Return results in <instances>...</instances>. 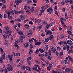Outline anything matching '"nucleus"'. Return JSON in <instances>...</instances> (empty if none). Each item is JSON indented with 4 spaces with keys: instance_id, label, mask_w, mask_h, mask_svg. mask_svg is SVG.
<instances>
[{
    "instance_id": "1",
    "label": "nucleus",
    "mask_w": 73,
    "mask_h": 73,
    "mask_svg": "<svg viewBox=\"0 0 73 73\" xmlns=\"http://www.w3.org/2000/svg\"><path fill=\"white\" fill-rule=\"evenodd\" d=\"M24 9L26 10L27 9V10H26L27 12H28L29 13H30V7L29 6H28L27 5H26L24 7Z\"/></svg>"
},
{
    "instance_id": "2",
    "label": "nucleus",
    "mask_w": 73,
    "mask_h": 73,
    "mask_svg": "<svg viewBox=\"0 0 73 73\" xmlns=\"http://www.w3.org/2000/svg\"><path fill=\"white\" fill-rule=\"evenodd\" d=\"M8 66L7 69L9 71H12V70H13V69L12 68L13 67L10 64H8Z\"/></svg>"
},
{
    "instance_id": "3",
    "label": "nucleus",
    "mask_w": 73,
    "mask_h": 73,
    "mask_svg": "<svg viewBox=\"0 0 73 73\" xmlns=\"http://www.w3.org/2000/svg\"><path fill=\"white\" fill-rule=\"evenodd\" d=\"M53 9H52V7L49 8L47 10V11L48 12H49L50 14L52 13V12H53Z\"/></svg>"
},
{
    "instance_id": "4",
    "label": "nucleus",
    "mask_w": 73,
    "mask_h": 73,
    "mask_svg": "<svg viewBox=\"0 0 73 73\" xmlns=\"http://www.w3.org/2000/svg\"><path fill=\"white\" fill-rule=\"evenodd\" d=\"M27 36L29 37V35H33V32H32V31H31L29 30L27 32Z\"/></svg>"
},
{
    "instance_id": "5",
    "label": "nucleus",
    "mask_w": 73,
    "mask_h": 73,
    "mask_svg": "<svg viewBox=\"0 0 73 73\" xmlns=\"http://www.w3.org/2000/svg\"><path fill=\"white\" fill-rule=\"evenodd\" d=\"M14 12L17 15H18V14H22L23 13V11H19L18 12L16 10H14Z\"/></svg>"
},
{
    "instance_id": "6",
    "label": "nucleus",
    "mask_w": 73,
    "mask_h": 73,
    "mask_svg": "<svg viewBox=\"0 0 73 73\" xmlns=\"http://www.w3.org/2000/svg\"><path fill=\"white\" fill-rule=\"evenodd\" d=\"M33 40H34V41L35 42H37V40H36L34 38H32V39H31L29 40V42H30V43H32V42H33Z\"/></svg>"
},
{
    "instance_id": "7",
    "label": "nucleus",
    "mask_w": 73,
    "mask_h": 73,
    "mask_svg": "<svg viewBox=\"0 0 73 73\" xmlns=\"http://www.w3.org/2000/svg\"><path fill=\"white\" fill-rule=\"evenodd\" d=\"M52 34V32L50 31V30H49L47 31V32L46 33V35H51Z\"/></svg>"
},
{
    "instance_id": "8",
    "label": "nucleus",
    "mask_w": 73,
    "mask_h": 73,
    "mask_svg": "<svg viewBox=\"0 0 73 73\" xmlns=\"http://www.w3.org/2000/svg\"><path fill=\"white\" fill-rule=\"evenodd\" d=\"M67 44H69V45H73V43L70 40H68Z\"/></svg>"
},
{
    "instance_id": "9",
    "label": "nucleus",
    "mask_w": 73,
    "mask_h": 73,
    "mask_svg": "<svg viewBox=\"0 0 73 73\" xmlns=\"http://www.w3.org/2000/svg\"><path fill=\"white\" fill-rule=\"evenodd\" d=\"M21 19L22 20H25V16L24 15H21Z\"/></svg>"
},
{
    "instance_id": "10",
    "label": "nucleus",
    "mask_w": 73,
    "mask_h": 73,
    "mask_svg": "<svg viewBox=\"0 0 73 73\" xmlns=\"http://www.w3.org/2000/svg\"><path fill=\"white\" fill-rule=\"evenodd\" d=\"M29 42H27V43H26L24 44V47L26 48H28V46H29Z\"/></svg>"
},
{
    "instance_id": "11",
    "label": "nucleus",
    "mask_w": 73,
    "mask_h": 73,
    "mask_svg": "<svg viewBox=\"0 0 73 73\" xmlns=\"http://www.w3.org/2000/svg\"><path fill=\"white\" fill-rule=\"evenodd\" d=\"M51 48L52 51L54 52V53H55L56 52V49H55V48L52 46L51 47Z\"/></svg>"
},
{
    "instance_id": "12",
    "label": "nucleus",
    "mask_w": 73,
    "mask_h": 73,
    "mask_svg": "<svg viewBox=\"0 0 73 73\" xmlns=\"http://www.w3.org/2000/svg\"><path fill=\"white\" fill-rule=\"evenodd\" d=\"M3 38L5 39V38H9V35H6L5 34H4L3 35Z\"/></svg>"
},
{
    "instance_id": "13",
    "label": "nucleus",
    "mask_w": 73,
    "mask_h": 73,
    "mask_svg": "<svg viewBox=\"0 0 73 73\" xmlns=\"http://www.w3.org/2000/svg\"><path fill=\"white\" fill-rule=\"evenodd\" d=\"M6 33L7 34H10V35H11V34L12 33V31L11 30H7V31L6 32Z\"/></svg>"
},
{
    "instance_id": "14",
    "label": "nucleus",
    "mask_w": 73,
    "mask_h": 73,
    "mask_svg": "<svg viewBox=\"0 0 73 73\" xmlns=\"http://www.w3.org/2000/svg\"><path fill=\"white\" fill-rule=\"evenodd\" d=\"M33 69L35 70H37V66L36 65H34L33 68Z\"/></svg>"
},
{
    "instance_id": "15",
    "label": "nucleus",
    "mask_w": 73,
    "mask_h": 73,
    "mask_svg": "<svg viewBox=\"0 0 73 73\" xmlns=\"http://www.w3.org/2000/svg\"><path fill=\"white\" fill-rule=\"evenodd\" d=\"M26 69L27 70H28V71H29L31 72V71L32 70L31 69V68H29V66H27L26 67Z\"/></svg>"
},
{
    "instance_id": "16",
    "label": "nucleus",
    "mask_w": 73,
    "mask_h": 73,
    "mask_svg": "<svg viewBox=\"0 0 73 73\" xmlns=\"http://www.w3.org/2000/svg\"><path fill=\"white\" fill-rule=\"evenodd\" d=\"M4 29L6 31H8L9 30V27L8 26H6L4 27Z\"/></svg>"
},
{
    "instance_id": "17",
    "label": "nucleus",
    "mask_w": 73,
    "mask_h": 73,
    "mask_svg": "<svg viewBox=\"0 0 73 73\" xmlns=\"http://www.w3.org/2000/svg\"><path fill=\"white\" fill-rule=\"evenodd\" d=\"M18 33L19 34V35H20V36L21 35H23V31H19L18 32Z\"/></svg>"
},
{
    "instance_id": "18",
    "label": "nucleus",
    "mask_w": 73,
    "mask_h": 73,
    "mask_svg": "<svg viewBox=\"0 0 73 73\" xmlns=\"http://www.w3.org/2000/svg\"><path fill=\"white\" fill-rule=\"evenodd\" d=\"M65 71L67 73H70V70H69V68H66Z\"/></svg>"
},
{
    "instance_id": "19",
    "label": "nucleus",
    "mask_w": 73,
    "mask_h": 73,
    "mask_svg": "<svg viewBox=\"0 0 73 73\" xmlns=\"http://www.w3.org/2000/svg\"><path fill=\"white\" fill-rule=\"evenodd\" d=\"M19 40L20 42H22L23 41V38H19Z\"/></svg>"
},
{
    "instance_id": "20",
    "label": "nucleus",
    "mask_w": 73,
    "mask_h": 73,
    "mask_svg": "<svg viewBox=\"0 0 73 73\" xmlns=\"http://www.w3.org/2000/svg\"><path fill=\"white\" fill-rule=\"evenodd\" d=\"M68 57L69 60H70V61L71 62H73V60H72V57H71L70 56H68Z\"/></svg>"
},
{
    "instance_id": "21",
    "label": "nucleus",
    "mask_w": 73,
    "mask_h": 73,
    "mask_svg": "<svg viewBox=\"0 0 73 73\" xmlns=\"http://www.w3.org/2000/svg\"><path fill=\"white\" fill-rule=\"evenodd\" d=\"M29 53V54H32L33 53V51L31 49H30Z\"/></svg>"
},
{
    "instance_id": "22",
    "label": "nucleus",
    "mask_w": 73,
    "mask_h": 73,
    "mask_svg": "<svg viewBox=\"0 0 73 73\" xmlns=\"http://www.w3.org/2000/svg\"><path fill=\"white\" fill-rule=\"evenodd\" d=\"M45 48L44 49V50H48V45H45Z\"/></svg>"
},
{
    "instance_id": "23",
    "label": "nucleus",
    "mask_w": 73,
    "mask_h": 73,
    "mask_svg": "<svg viewBox=\"0 0 73 73\" xmlns=\"http://www.w3.org/2000/svg\"><path fill=\"white\" fill-rule=\"evenodd\" d=\"M41 44V42H37L35 44V45H40Z\"/></svg>"
},
{
    "instance_id": "24",
    "label": "nucleus",
    "mask_w": 73,
    "mask_h": 73,
    "mask_svg": "<svg viewBox=\"0 0 73 73\" xmlns=\"http://www.w3.org/2000/svg\"><path fill=\"white\" fill-rule=\"evenodd\" d=\"M39 50L40 52H41L42 53H44V50L42 49L41 48H39Z\"/></svg>"
},
{
    "instance_id": "25",
    "label": "nucleus",
    "mask_w": 73,
    "mask_h": 73,
    "mask_svg": "<svg viewBox=\"0 0 73 73\" xmlns=\"http://www.w3.org/2000/svg\"><path fill=\"white\" fill-rule=\"evenodd\" d=\"M15 2L16 5H19V2H18V1L17 0H15Z\"/></svg>"
},
{
    "instance_id": "26",
    "label": "nucleus",
    "mask_w": 73,
    "mask_h": 73,
    "mask_svg": "<svg viewBox=\"0 0 73 73\" xmlns=\"http://www.w3.org/2000/svg\"><path fill=\"white\" fill-rule=\"evenodd\" d=\"M21 36H20L21 38H25V35L23 34V35H22Z\"/></svg>"
},
{
    "instance_id": "27",
    "label": "nucleus",
    "mask_w": 73,
    "mask_h": 73,
    "mask_svg": "<svg viewBox=\"0 0 73 73\" xmlns=\"http://www.w3.org/2000/svg\"><path fill=\"white\" fill-rule=\"evenodd\" d=\"M54 64L53 63V62H51L50 64H49V66H50L52 67V66H53L54 65Z\"/></svg>"
},
{
    "instance_id": "28",
    "label": "nucleus",
    "mask_w": 73,
    "mask_h": 73,
    "mask_svg": "<svg viewBox=\"0 0 73 73\" xmlns=\"http://www.w3.org/2000/svg\"><path fill=\"white\" fill-rule=\"evenodd\" d=\"M64 35H61L60 36V39H63Z\"/></svg>"
},
{
    "instance_id": "29",
    "label": "nucleus",
    "mask_w": 73,
    "mask_h": 73,
    "mask_svg": "<svg viewBox=\"0 0 73 73\" xmlns=\"http://www.w3.org/2000/svg\"><path fill=\"white\" fill-rule=\"evenodd\" d=\"M64 43V42L63 41H61L60 42H59L58 43L59 44H60V45H62Z\"/></svg>"
},
{
    "instance_id": "30",
    "label": "nucleus",
    "mask_w": 73,
    "mask_h": 73,
    "mask_svg": "<svg viewBox=\"0 0 73 73\" xmlns=\"http://www.w3.org/2000/svg\"><path fill=\"white\" fill-rule=\"evenodd\" d=\"M8 57L9 58L10 61H12V58L11 57V56H10V55H8Z\"/></svg>"
},
{
    "instance_id": "31",
    "label": "nucleus",
    "mask_w": 73,
    "mask_h": 73,
    "mask_svg": "<svg viewBox=\"0 0 73 73\" xmlns=\"http://www.w3.org/2000/svg\"><path fill=\"white\" fill-rule=\"evenodd\" d=\"M70 30H69L68 31V34H69L70 36H72V32H70Z\"/></svg>"
},
{
    "instance_id": "32",
    "label": "nucleus",
    "mask_w": 73,
    "mask_h": 73,
    "mask_svg": "<svg viewBox=\"0 0 73 73\" xmlns=\"http://www.w3.org/2000/svg\"><path fill=\"white\" fill-rule=\"evenodd\" d=\"M48 52H45V54H44V56L46 57H47V56H48Z\"/></svg>"
},
{
    "instance_id": "33",
    "label": "nucleus",
    "mask_w": 73,
    "mask_h": 73,
    "mask_svg": "<svg viewBox=\"0 0 73 73\" xmlns=\"http://www.w3.org/2000/svg\"><path fill=\"white\" fill-rule=\"evenodd\" d=\"M34 11V8L32 7L31 9H30V12H33Z\"/></svg>"
},
{
    "instance_id": "34",
    "label": "nucleus",
    "mask_w": 73,
    "mask_h": 73,
    "mask_svg": "<svg viewBox=\"0 0 73 73\" xmlns=\"http://www.w3.org/2000/svg\"><path fill=\"white\" fill-rule=\"evenodd\" d=\"M0 50L1 51V53L3 54V53H4V50H3V49L1 48H0Z\"/></svg>"
},
{
    "instance_id": "35",
    "label": "nucleus",
    "mask_w": 73,
    "mask_h": 73,
    "mask_svg": "<svg viewBox=\"0 0 73 73\" xmlns=\"http://www.w3.org/2000/svg\"><path fill=\"white\" fill-rule=\"evenodd\" d=\"M39 56L41 58V57H43V56H44V54H39Z\"/></svg>"
},
{
    "instance_id": "36",
    "label": "nucleus",
    "mask_w": 73,
    "mask_h": 73,
    "mask_svg": "<svg viewBox=\"0 0 73 73\" xmlns=\"http://www.w3.org/2000/svg\"><path fill=\"white\" fill-rule=\"evenodd\" d=\"M41 19H39L36 21V23H40L41 22Z\"/></svg>"
},
{
    "instance_id": "37",
    "label": "nucleus",
    "mask_w": 73,
    "mask_h": 73,
    "mask_svg": "<svg viewBox=\"0 0 73 73\" xmlns=\"http://www.w3.org/2000/svg\"><path fill=\"white\" fill-rule=\"evenodd\" d=\"M9 19V20L12 18V15H8Z\"/></svg>"
},
{
    "instance_id": "38",
    "label": "nucleus",
    "mask_w": 73,
    "mask_h": 73,
    "mask_svg": "<svg viewBox=\"0 0 73 73\" xmlns=\"http://www.w3.org/2000/svg\"><path fill=\"white\" fill-rule=\"evenodd\" d=\"M42 28V25H40V26H38V28L39 29V31H40V30L41 29V28Z\"/></svg>"
},
{
    "instance_id": "39",
    "label": "nucleus",
    "mask_w": 73,
    "mask_h": 73,
    "mask_svg": "<svg viewBox=\"0 0 73 73\" xmlns=\"http://www.w3.org/2000/svg\"><path fill=\"white\" fill-rule=\"evenodd\" d=\"M53 35H50L49 38L50 40H51V39H53Z\"/></svg>"
},
{
    "instance_id": "40",
    "label": "nucleus",
    "mask_w": 73,
    "mask_h": 73,
    "mask_svg": "<svg viewBox=\"0 0 73 73\" xmlns=\"http://www.w3.org/2000/svg\"><path fill=\"white\" fill-rule=\"evenodd\" d=\"M66 49L67 50V51H68L69 49V46L68 45L66 46Z\"/></svg>"
},
{
    "instance_id": "41",
    "label": "nucleus",
    "mask_w": 73,
    "mask_h": 73,
    "mask_svg": "<svg viewBox=\"0 0 73 73\" xmlns=\"http://www.w3.org/2000/svg\"><path fill=\"white\" fill-rule=\"evenodd\" d=\"M0 62L1 63H3V58H1L0 59Z\"/></svg>"
},
{
    "instance_id": "42",
    "label": "nucleus",
    "mask_w": 73,
    "mask_h": 73,
    "mask_svg": "<svg viewBox=\"0 0 73 73\" xmlns=\"http://www.w3.org/2000/svg\"><path fill=\"white\" fill-rule=\"evenodd\" d=\"M45 41L46 42H48V41H49V39L48 38H46L45 39Z\"/></svg>"
},
{
    "instance_id": "43",
    "label": "nucleus",
    "mask_w": 73,
    "mask_h": 73,
    "mask_svg": "<svg viewBox=\"0 0 73 73\" xmlns=\"http://www.w3.org/2000/svg\"><path fill=\"white\" fill-rule=\"evenodd\" d=\"M33 45H32L31 44L30 45V49H32V48H33Z\"/></svg>"
},
{
    "instance_id": "44",
    "label": "nucleus",
    "mask_w": 73,
    "mask_h": 73,
    "mask_svg": "<svg viewBox=\"0 0 73 73\" xmlns=\"http://www.w3.org/2000/svg\"><path fill=\"white\" fill-rule=\"evenodd\" d=\"M42 24H44V25H45L47 23L46 21H43V22L42 23Z\"/></svg>"
},
{
    "instance_id": "45",
    "label": "nucleus",
    "mask_w": 73,
    "mask_h": 73,
    "mask_svg": "<svg viewBox=\"0 0 73 73\" xmlns=\"http://www.w3.org/2000/svg\"><path fill=\"white\" fill-rule=\"evenodd\" d=\"M46 28L47 29H49V24H48L47 23H46Z\"/></svg>"
},
{
    "instance_id": "46",
    "label": "nucleus",
    "mask_w": 73,
    "mask_h": 73,
    "mask_svg": "<svg viewBox=\"0 0 73 73\" xmlns=\"http://www.w3.org/2000/svg\"><path fill=\"white\" fill-rule=\"evenodd\" d=\"M5 8H6L5 5H3V7H2V9H5Z\"/></svg>"
},
{
    "instance_id": "47",
    "label": "nucleus",
    "mask_w": 73,
    "mask_h": 73,
    "mask_svg": "<svg viewBox=\"0 0 73 73\" xmlns=\"http://www.w3.org/2000/svg\"><path fill=\"white\" fill-rule=\"evenodd\" d=\"M48 58L49 60L50 61V60H51L50 56V55H48Z\"/></svg>"
},
{
    "instance_id": "48",
    "label": "nucleus",
    "mask_w": 73,
    "mask_h": 73,
    "mask_svg": "<svg viewBox=\"0 0 73 73\" xmlns=\"http://www.w3.org/2000/svg\"><path fill=\"white\" fill-rule=\"evenodd\" d=\"M5 73H7L8 72V71L7 70V68H5Z\"/></svg>"
},
{
    "instance_id": "49",
    "label": "nucleus",
    "mask_w": 73,
    "mask_h": 73,
    "mask_svg": "<svg viewBox=\"0 0 73 73\" xmlns=\"http://www.w3.org/2000/svg\"><path fill=\"white\" fill-rule=\"evenodd\" d=\"M15 54L16 56H20V53H16Z\"/></svg>"
},
{
    "instance_id": "50",
    "label": "nucleus",
    "mask_w": 73,
    "mask_h": 73,
    "mask_svg": "<svg viewBox=\"0 0 73 73\" xmlns=\"http://www.w3.org/2000/svg\"><path fill=\"white\" fill-rule=\"evenodd\" d=\"M6 13L8 14V15H10V12L8 10L6 11Z\"/></svg>"
},
{
    "instance_id": "51",
    "label": "nucleus",
    "mask_w": 73,
    "mask_h": 73,
    "mask_svg": "<svg viewBox=\"0 0 73 73\" xmlns=\"http://www.w3.org/2000/svg\"><path fill=\"white\" fill-rule=\"evenodd\" d=\"M57 49L58 50H60L61 49V48L60 47L58 46L57 47Z\"/></svg>"
},
{
    "instance_id": "52",
    "label": "nucleus",
    "mask_w": 73,
    "mask_h": 73,
    "mask_svg": "<svg viewBox=\"0 0 73 73\" xmlns=\"http://www.w3.org/2000/svg\"><path fill=\"white\" fill-rule=\"evenodd\" d=\"M2 57L3 58H5V53H4L2 55Z\"/></svg>"
},
{
    "instance_id": "53",
    "label": "nucleus",
    "mask_w": 73,
    "mask_h": 73,
    "mask_svg": "<svg viewBox=\"0 0 73 73\" xmlns=\"http://www.w3.org/2000/svg\"><path fill=\"white\" fill-rule=\"evenodd\" d=\"M69 2L71 4H72V3H73L72 0H70Z\"/></svg>"
},
{
    "instance_id": "54",
    "label": "nucleus",
    "mask_w": 73,
    "mask_h": 73,
    "mask_svg": "<svg viewBox=\"0 0 73 73\" xmlns=\"http://www.w3.org/2000/svg\"><path fill=\"white\" fill-rule=\"evenodd\" d=\"M42 66L43 68H44V66H45V64H44V63L42 62Z\"/></svg>"
},
{
    "instance_id": "55",
    "label": "nucleus",
    "mask_w": 73,
    "mask_h": 73,
    "mask_svg": "<svg viewBox=\"0 0 73 73\" xmlns=\"http://www.w3.org/2000/svg\"><path fill=\"white\" fill-rule=\"evenodd\" d=\"M64 61L65 64H68V61H67V60H64Z\"/></svg>"
},
{
    "instance_id": "56",
    "label": "nucleus",
    "mask_w": 73,
    "mask_h": 73,
    "mask_svg": "<svg viewBox=\"0 0 73 73\" xmlns=\"http://www.w3.org/2000/svg\"><path fill=\"white\" fill-rule=\"evenodd\" d=\"M10 23L11 24H15L14 21L13 20H11L10 21Z\"/></svg>"
},
{
    "instance_id": "57",
    "label": "nucleus",
    "mask_w": 73,
    "mask_h": 73,
    "mask_svg": "<svg viewBox=\"0 0 73 73\" xmlns=\"http://www.w3.org/2000/svg\"><path fill=\"white\" fill-rule=\"evenodd\" d=\"M1 1L5 3H6V0H1Z\"/></svg>"
},
{
    "instance_id": "58",
    "label": "nucleus",
    "mask_w": 73,
    "mask_h": 73,
    "mask_svg": "<svg viewBox=\"0 0 73 73\" xmlns=\"http://www.w3.org/2000/svg\"><path fill=\"white\" fill-rule=\"evenodd\" d=\"M32 59V58L31 57L28 58L27 60L28 61H29V60H31Z\"/></svg>"
},
{
    "instance_id": "59",
    "label": "nucleus",
    "mask_w": 73,
    "mask_h": 73,
    "mask_svg": "<svg viewBox=\"0 0 73 73\" xmlns=\"http://www.w3.org/2000/svg\"><path fill=\"white\" fill-rule=\"evenodd\" d=\"M17 21L19 22H21V19L19 18L17 19Z\"/></svg>"
},
{
    "instance_id": "60",
    "label": "nucleus",
    "mask_w": 73,
    "mask_h": 73,
    "mask_svg": "<svg viewBox=\"0 0 73 73\" xmlns=\"http://www.w3.org/2000/svg\"><path fill=\"white\" fill-rule=\"evenodd\" d=\"M56 72H57V71H54V70H52V73H56Z\"/></svg>"
},
{
    "instance_id": "61",
    "label": "nucleus",
    "mask_w": 73,
    "mask_h": 73,
    "mask_svg": "<svg viewBox=\"0 0 73 73\" xmlns=\"http://www.w3.org/2000/svg\"><path fill=\"white\" fill-rule=\"evenodd\" d=\"M10 13L11 14V15H14V13L12 11H10Z\"/></svg>"
},
{
    "instance_id": "62",
    "label": "nucleus",
    "mask_w": 73,
    "mask_h": 73,
    "mask_svg": "<svg viewBox=\"0 0 73 73\" xmlns=\"http://www.w3.org/2000/svg\"><path fill=\"white\" fill-rule=\"evenodd\" d=\"M53 25V23H51L49 24L50 27H51L52 25Z\"/></svg>"
},
{
    "instance_id": "63",
    "label": "nucleus",
    "mask_w": 73,
    "mask_h": 73,
    "mask_svg": "<svg viewBox=\"0 0 73 73\" xmlns=\"http://www.w3.org/2000/svg\"><path fill=\"white\" fill-rule=\"evenodd\" d=\"M66 49V47L65 46H64L63 48V50H65Z\"/></svg>"
},
{
    "instance_id": "64",
    "label": "nucleus",
    "mask_w": 73,
    "mask_h": 73,
    "mask_svg": "<svg viewBox=\"0 0 73 73\" xmlns=\"http://www.w3.org/2000/svg\"><path fill=\"white\" fill-rule=\"evenodd\" d=\"M27 62L28 64H29V65H31V63L30 62V61H27Z\"/></svg>"
}]
</instances>
